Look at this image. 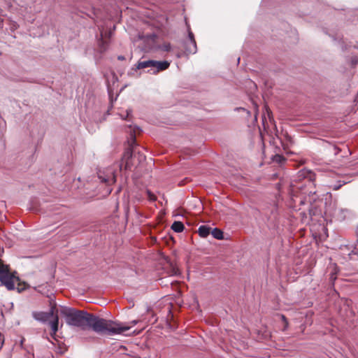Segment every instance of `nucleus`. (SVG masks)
I'll list each match as a JSON object with an SVG mask.
<instances>
[{"label": "nucleus", "mask_w": 358, "mask_h": 358, "mask_svg": "<svg viewBox=\"0 0 358 358\" xmlns=\"http://www.w3.org/2000/svg\"><path fill=\"white\" fill-rule=\"evenodd\" d=\"M59 313L69 326L79 327L82 330L92 329L100 335L121 334L130 329L127 324L106 320L87 310L60 306Z\"/></svg>", "instance_id": "obj_1"}, {"label": "nucleus", "mask_w": 358, "mask_h": 358, "mask_svg": "<svg viewBox=\"0 0 358 358\" xmlns=\"http://www.w3.org/2000/svg\"><path fill=\"white\" fill-rule=\"evenodd\" d=\"M170 66V62L167 60L157 61L154 59H148L145 61L139 60L128 72V76H133L138 70L150 68L147 73L150 74H157L159 72L168 69Z\"/></svg>", "instance_id": "obj_2"}, {"label": "nucleus", "mask_w": 358, "mask_h": 358, "mask_svg": "<svg viewBox=\"0 0 358 358\" xmlns=\"http://www.w3.org/2000/svg\"><path fill=\"white\" fill-rule=\"evenodd\" d=\"M13 276L10 274V265H3L0 268V285L4 286L8 291L15 289Z\"/></svg>", "instance_id": "obj_3"}, {"label": "nucleus", "mask_w": 358, "mask_h": 358, "mask_svg": "<svg viewBox=\"0 0 358 358\" xmlns=\"http://www.w3.org/2000/svg\"><path fill=\"white\" fill-rule=\"evenodd\" d=\"M158 38H149L148 41H147L145 45L142 48V51L144 52H155L160 50V45L157 44V39Z\"/></svg>", "instance_id": "obj_4"}, {"label": "nucleus", "mask_w": 358, "mask_h": 358, "mask_svg": "<svg viewBox=\"0 0 358 358\" xmlns=\"http://www.w3.org/2000/svg\"><path fill=\"white\" fill-rule=\"evenodd\" d=\"M182 45L186 55L195 54L197 51L196 41H183Z\"/></svg>", "instance_id": "obj_5"}, {"label": "nucleus", "mask_w": 358, "mask_h": 358, "mask_svg": "<svg viewBox=\"0 0 358 358\" xmlns=\"http://www.w3.org/2000/svg\"><path fill=\"white\" fill-rule=\"evenodd\" d=\"M127 142L129 143V146L126 148L122 157V160L124 162L134 159L135 152L134 150V147L136 145V144H133L130 141Z\"/></svg>", "instance_id": "obj_6"}, {"label": "nucleus", "mask_w": 358, "mask_h": 358, "mask_svg": "<svg viewBox=\"0 0 358 358\" xmlns=\"http://www.w3.org/2000/svg\"><path fill=\"white\" fill-rule=\"evenodd\" d=\"M50 310L46 313L47 317L49 320L50 318L54 319L55 317L59 316L58 313L59 312V310L57 308V303L55 300L50 299Z\"/></svg>", "instance_id": "obj_7"}, {"label": "nucleus", "mask_w": 358, "mask_h": 358, "mask_svg": "<svg viewBox=\"0 0 358 358\" xmlns=\"http://www.w3.org/2000/svg\"><path fill=\"white\" fill-rule=\"evenodd\" d=\"M106 85H107V90H108V96H109V99H110V108H113V101H115L117 99V97L118 96L120 92H122L127 87L128 85H124L120 90V92L118 94H117L116 96L115 99H113V90L111 88L110 85V83H109V81L107 79V81H106Z\"/></svg>", "instance_id": "obj_8"}, {"label": "nucleus", "mask_w": 358, "mask_h": 358, "mask_svg": "<svg viewBox=\"0 0 358 358\" xmlns=\"http://www.w3.org/2000/svg\"><path fill=\"white\" fill-rule=\"evenodd\" d=\"M32 317L37 321L45 323L48 321L45 312L43 311H34L32 312Z\"/></svg>", "instance_id": "obj_9"}, {"label": "nucleus", "mask_w": 358, "mask_h": 358, "mask_svg": "<svg viewBox=\"0 0 358 358\" xmlns=\"http://www.w3.org/2000/svg\"><path fill=\"white\" fill-rule=\"evenodd\" d=\"M162 259L165 260L166 262L169 264L170 268L171 269V272L173 275H178L180 273L178 268L168 256L162 255Z\"/></svg>", "instance_id": "obj_10"}, {"label": "nucleus", "mask_w": 358, "mask_h": 358, "mask_svg": "<svg viewBox=\"0 0 358 358\" xmlns=\"http://www.w3.org/2000/svg\"><path fill=\"white\" fill-rule=\"evenodd\" d=\"M211 227L208 225H201L198 229V234L201 238H206L211 233Z\"/></svg>", "instance_id": "obj_11"}, {"label": "nucleus", "mask_w": 358, "mask_h": 358, "mask_svg": "<svg viewBox=\"0 0 358 358\" xmlns=\"http://www.w3.org/2000/svg\"><path fill=\"white\" fill-rule=\"evenodd\" d=\"M59 316L55 317L54 319L49 321V325L50 327L51 331L52 334L57 333L59 330Z\"/></svg>", "instance_id": "obj_12"}, {"label": "nucleus", "mask_w": 358, "mask_h": 358, "mask_svg": "<svg viewBox=\"0 0 358 358\" xmlns=\"http://www.w3.org/2000/svg\"><path fill=\"white\" fill-rule=\"evenodd\" d=\"M142 132V129L138 127L135 126L132 132L130 134V139L127 141L131 142L133 144H137L136 143V136L140 134Z\"/></svg>", "instance_id": "obj_13"}, {"label": "nucleus", "mask_w": 358, "mask_h": 358, "mask_svg": "<svg viewBox=\"0 0 358 358\" xmlns=\"http://www.w3.org/2000/svg\"><path fill=\"white\" fill-rule=\"evenodd\" d=\"M171 229L176 233H180L185 229V225L180 221H174L171 226Z\"/></svg>", "instance_id": "obj_14"}, {"label": "nucleus", "mask_w": 358, "mask_h": 358, "mask_svg": "<svg viewBox=\"0 0 358 358\" xmlns=\"http://www.w3.org/2000/svg\"><path fill=\"white\" fill-rule=\"evenodd\" d=\"M210 234H212L213 237L217 240H223L224 238L223 231L217 227L211 229Z\"/></svg>", "instance_id": "obj_15"}, {"label": "nucleus", "mask_w": 358, "mask_h": 358, "mask_svg": "<svg viewBox=\"0 0 358 358\" xmlns=\"http://www.w3.org/2000/svg\"><path fill=\"white\" fill-rule=\"evenodd\" d=\"M55 343L57 345V348L55 350L56 353L62 355L68 350V347L64 342L59 341Z\"/></svg>", "instance_id": "obj_16"}, {"label": "nucleus", "mask_w": 358, "mask_h": 358, "mask_svg": "<svg viewBox=\"0 0 358 358\" xmlns=\"http://www.w3.org/2000/svg\"><path fill=\"white\" fill-rule=\"evenodd\" d=\"M16 282L17 283V286L15 287V289H17L18 293H22L30 287L29 285L27 282L22 281V280Z\"/></svg>", "instance_id": "obj_17"}, {"label": "nucleus", "mask_w": 358, "mask_h": 358, "mask_svg": "<svg viewBox=\"0 0 358 358\" xmlns=\"http://www.w3.org/2000/svg\"><path fill=\"white\" fill-rule=\"evenodd\" d=\"M138 38L139 40H141L143 41V45H145L147 41L149 40V38H159L158 35L155 33H152V34H139L138 35Z\"/></svg>", "instance_id": "obj_18"}, {"label": "nucleus", "mask_w": 358, "mask_h": 358, "mask_svg": "<svg viewBox=\"0 0 358 358\" xmlns=\"http://www.w3.org/2000/svg\"><path fill=\"white\" fill-rule=\"evenodd\" d=\"M271 160L273 162H276L277 164L281 165L283 163H285L287 159L283 155H279V154H275L271 157Z\"/></svg>", "instance_id": "obj_19"}, {"label": "nucleus", "mask_w": 358, "mask_h": 358, "mask_svg": "<svg viewBox=\"0 0 358 358\" xmlns=\"http://www.w3.org/2000/svg\"><path fill=\"white\" fill-rule=\"evenodd\" d=\"M145 156L143 153L141 152H138L137 153H135L134 154V159H137V161H138V164H136V168L141 163L143 162V161L145 160Z\"/></svg>", "instance_id": "obj_20"}, {"label": "nucleus", "mask_w": 358, "mask_h": 358, "mask_svg": "<svg viewBox=\"0 0 358 358\" xmlns=\"http://www.w3.org/2000/svg\"><path fill=\"white\" fill-rule=\"evenodd\" d=\"M306 179L310 182H313L315 180V173L311 170L306 169Z\"/></svg>", "instance_id": "obj_21"}, {"label": "nucleus", "mask_w": 358, "mask_h": 358, "mask_svg": "<svg viewBox=\"0 0 358 358\" xmlns=\"http://www.w3.org/2000/svg\"><path fill=\"white\" fill-rule=\"evenodd\" d=\"M98 43H99V47L101 49V52H105L108 48V43L106 41H105L104 40H103L102 38H101Z\"/></svg>", "instance_id": "obj_22"}, {"label": "nucleus", "mask_w": 358, "mask_h": 358, "mask_svg": "<svg viewBox=\"0 0 358 358\" xmlns=\"http://www.w3.org/2000/svg\"><path fill=\"white\" fill-rule=\"evenodd\" d=\"M134 160H135V159H130V160L124 162H125L124 169L125 170H131L133 166L136 167V164H135Z\"/></svg>", "instance_id": "obj_23"}, {"label": "nucleus", "mask_w": 358, "mask_h": 358, "mask_svg": "<svg viewBox=\"0 0 358 358\" xmlns=\"http://www.w3.org/2000/svg\"><path fill=\"white\" fill-rule=\"evenodd\" d=\"M160 47L161 48H160L159 50H163L165 52H170L171 50V45L169 43H165L164 45H160Z\"/></svg>", "instance_id": "obj_24"}, {"label": "nucleus", "mask_w": 358, "mask_h": 358, "mask_svg": "<svg viewBox=\"0 0 358 358\" xmlns=\"http://www.w3.org/2000/svg\"><path fill=\"white\" fill-rule=\"evenodd\" d=\"M10 274L11 276H13V280L15 282L20 281V278L17 275V273L16 271H11V268H10Z\"/></svg>", "instance_id": "obj_25"}, {"label": "nucleus", "mask_w": 358, "mask_h": 358, "mask_svg": "<svg viewBox=\"0 0 358 358\" xmlns=\"http://www.w3.org/2000/svg\"><path fill=\"white\" fill-rule=\"evenodd\" d=\"M297 178L299 180L306 179V169H302L298 172Z\"/></svg>", "instance_id": "obj_26"}, {"label": "nucleus", "mask_w": 358, "mask_h": 358, "mask_svg": "<svg viewBox=\"0 0 358 358\" xmlns=\"http://www.w3.org/2000/svg\"><path fill=\"white\" fill-rule=\"evenodd\" d=\"M280 317L282 319V321L284 322V327H283L282 330L285 331L288 328V324H289L288 320L284 315H280Z\"/></svg>", "instance_id": "obj_27"}, {"label": "nucleus", "mask_w": 358, "mask_h": 358, "mask_svg": "<svg viewBox=\"0 0 358 358\" xmlns=\"http://www.w3.org/2000/svg\"><path fill=\"white\" fill-rule=\"evenodd\" d=\"M185 41H195L194 35L192 33V31L190 30V29H188V36H187V38H186Z\"/></svg>", "instance_id": "obj_28"}, {"label": "nucleus", "mask_w": 358, "mask_h": 358, "mask_svg": "<svg viewBox=\"0 0 358 358\" xmlns=\"http://www.w3.org/2000/svg\"><path fill=\"white\" fill-rule=\"evenodd\" d=\"M358 64V57L354 56L351 58V66L355 67Z\"/></svg>", "instance_id": "obj_29"}, {"label": "nucleus", "mask_w": 358, "mask_h": 358, "mask_svg": "<svg viewBox=\"0 0 358 358\" xmlns=\"http://www.w3.org/2000/svg\"><path fill=\"white\" fill-rule=\"evenodd\" d=\"M146 192L150 200L155 201L156 199L155 196L152 194V192L150 190L147 189Z\"/></svg>", "instance_id": "obj_30"}, {"label": "nucleus", "mask_w": 358, "mask_h": 358, "mask_svg": "<svg viewBox=\"0 0 358 358\" xmlns=\"http://www.w3.org/2000/svg\"><path fill=\"white\" fill-rule=\"evenodd\" d=\"M99 178L100 179L101 182L108 184L109 183V179L108 178H106L103 176L99 175Z\"/></svg>", "instance_id": "obj_31"}, {"label": "nucleus", "mask_w": 358, "mask_h": 358, "mask_svg": "<svg viewBox=\"0 0 358 358\" xmlns=\"http://www.w3.org/2000/svg\"><path fill=\"white\" fill-rule=\"evenodd\" d=\"M50 335L51 338L55 340V343L59 341V340L57 338L58 336L57 335V333L52 334V331H51Z\"/></svg>", "instance_id": "obj_32"}, {"label": "nucleus", "mask_w": 358, "mask_h": 358, "mask_svg": "<svg viewBox=\"0 0 358 358\" xmlns=\"http://www.w3.org/2000/svg\"><path fill=\"white\" fill-rule=\"evenodd\" d=\"M111 73H112V76H113V83L117 82L118 81V78H117L116 73L114 71H112Z\"/></svg>", "instance_id": "obj_33"}, {"label": "nucleus", "mask_w": 358, "mask_h": 358, "mask_svg": "<svg viewBox=\"0 0 358 358\" xmlns=\"http://www.w3.org/2000/svg\"><path fill=\"white\" fill-rule=\"evenodd\" d=\"M235 110H245V111H247V113L248 115H250V110H247L246 109H245L244 108H242V107L236 108Z\"/></svg>", "instance_id": "obj_34"}, {"label": "nucleus", "mask_w": 358, "mask_h": 358, "mask_svg": "<svg viewBox=\"0 0 358 358\" xmlns=\"http://www.w3.org/2000/svg\"><path fill=\"white\" fill-rule=\"evenodd\" d=\"M117 59L120 61H124L125 60V57L123 55H119L117 56Z\"/></svg>", "instance_id": "obj_35"}, {"label": "nucleus", "mask_w": 358, "mask_h": 358, "mask_svg": "<svg viewBox=\"0 0 358 358\" xmlns=\"http://www.w3.org/2000/svg\"><path fill=\"white\" fill-rule=\"evenodd\" d=\"M357 252L356 251V248H354L353 250L349 254V256H351L352 255H356Z\"/></svg>", "instance_id": "obj_36"}, {"label": "nucleus", "mask_w": 358, "mask_h": 358, "mask_svg": "<svg viewBox=\"0 0 358 358\" xmlns=\"http://www.w3.org/2000/svg\"><path fill=\"white\" fill-rule=\"evenodd\" d=\"M43 338H46L48 341H50V342L53 345H55V342L51 341L50 340V338H49L47 336H45V335H43Z\"/></svg>", "instance_id": "obj_37"}, {"label": "nucleus", "mask_w": 358, "mask_h": 358, "mask_svg": "<svg viewBox=\"0 0 358 358\" xmlns=\"http://www.w3.org/2000/svg\"><path fill=\"white\" fill-rule=\"evenodd\" d=\"M132 110L131 109L127 110V117L131 115Z\"/></svg>", "instance_id": "obj_38"}, {"label": "nucleus", "mask_w": 358, "mask_h": 358, "mask_svg": "<svg viewBox=\"0 0 358 358\" xmlns=\"http://www.w3.org/2000/svg\"><path fill=\"white\" fill-rule=\"evenodd\" d=\"M3 265H7L6 264H4L3 261L0 259V268H1V266Z\"/></svg>", "instance_id": "obj_39"}, {"label": "nucleus", "mask_w": 358, "mask_h": 358, "mask_svg": "<svg viewBox=\"0 0 358 358\" xmlns=\"http://www.w3.org/2000/svg\"><path fill=\"white\" fill-rule=\"evenodd\" d=\"M152 242L153 243H157V238L156 237H152Z\"/></svg>", "instance_id": "obj_40"}, {"label": "nucleus", "mask_w": 358, "mask_h": 358, "mask_svg": "<svg viewBox=\"0 0 358 358\" xmlns=\"http://www.w3.org/2000/svg\"><path fill=\"white\" fill-rule=\"evenodd\" d=\"M350 303H352L351 300H348V299H347V300H346V302H345V304H346L348 306H350Z\"/></svg>", "instance_id": "obj_41"}, {"label": "nucleus", "mask_w": 358, "mask_h": 358, "mask_svg": "<svg viewBox=\"0 0 358 358\" xmlns=\"http://www.w3.org/2000/svg\"><path fill=\"white\" fill-rule=\"evenodd\" d=\"M271 114H272L271 111V110H268V117H269L270 120H271V118H272V117L270 116Z\"/></svg>", "instance_id": "obj_42"}, {"label": "nucleus", "mask_w": 358, "mask_h": 358, "mask_svg": "<svg viewBox=\"0 0 358 358\" xmlns=\"http://www.w3.org/2000/svg\"><path fill=\"white\" fill-rule=\"evenodd\" d=\"M131 324L132 325H135V324H137V321H136V320H132V321L131 322Z\"/></svg>", "instance_id": "obj_43"}, {"label": "nucleus", "mask_w": 358, "mask_h": 358, "mask_svg": "<svg viewBox=\"0 0 358 358\" xmlns=\"http://www.w3.org/2000/svg\"><path fill=\"white\" fill-rule=\"evenodd\" d=\"M309 213L310 215L312 216V215H315V213L313 212V210H309Z\"/></svg>", "instance_id": "obj_44"}, {"label": "nucleus", "mask_w": 358, "mask_h": 358, "mask_svg": "<svg viewBox=\"0 0 358 358\" xmlns=\"http://www.w3.org/2000/svg\"><path fill=\"white\" fill-rule=\"evenodd\" d=\"M3 341L0 340V350L1 349V348L3 346Z\"/></svg>", "instance_id": "obj_45"}, {"label": "nucleus", "mask_w": 358, "mask_h": 358, "mask_svg": "<svg viewBox=\"0 0 358 358\" xmlns=\"http://www.w3.org/2000/svg\"><path fill=\"white\" fill-rule=\"evenodd\" d=\"M169 327H170V328H171V329H176V327H173L171 324H169Z\"/></svg>", "instance_id": "obj_46"}, {"label": "nucleus", "mask_w": 358, "mask_h": 358, "mask_svg": "<svg viewBox=\"0 0 358 358\" xmlns=\"http://www.w3.org/2000/svg\"><path fill=\"white\" fill-rule=\"evenodd\" d=\"M275 211H277V208H273L271 210V213H274Z\"/></svg>", "instance_id": "obj_47"}, {"label": "nucleus", "mask_w": 358, "mask_h": 358, "mask_svg": "<svg viewBox=\"0 0 358 358\" xmlns=\"http://www.w3.org/2000/svg\"><path fill=\"white\" fill-rule=\"evenodd\" d=\"M334 41L336 40V38L334 36L329 35Z\"/></svg>", "instance_id": "obj_48"}, {"label": "nucleus", "mask_w": 358, "mask_h": 358, "mask_svg": "<svg viewBox=\"0 0 358 358\" xmlns=\"http://www.w3.org/2000/svg\"><path fill=\"white\" fill-rule=\"evenodd\" d=\"M21 80L23 81V82H25V81L29 82V80H25V79H22ZM30 83H31V81H30Z\"/></svg>", "instance_id": "obj_49"}, {"label": "nucleus", "mask_w": 358, "mask_h": 358, "mask_svg": "<svg viewBox=\"0 0 358 358\" xmlns=\"http://www.w3.org/2000/svg\"><path fill=\"white\" fill-rule=\"evenodd\" d=\"M177 56H178V57H181V55L178 53V54L177 55Z\"/></svg>", "instance_id": "obj_50"}, {"label": "nucleus", "mask_w": 358, "mask_h": 358, "mask_svg": "<svg viewBox=\"0 0 358 358\" xmlns=\"http://www.w3.org/2000/svg\"><path fill=\"white\" fill-rule=\"evenodd\" d=\"M24 340V338H22V340H21V344L23 343Z\"/></svg>", "instance_id": "obj_51"}, {"label": "nucleus", "mask_w": 358, "mask_h": 358, "mask_svg": "<svg viewBox=\"0 0 358 358\" xmlns=\"http://www.w3.org/2000/svg\"><path fill=\"white\" fill-rule=\"evenodd\" d=\"M357 242H358V238H357Z\"/></svg>", "instance_id": "obj_52"}]
</instances>
